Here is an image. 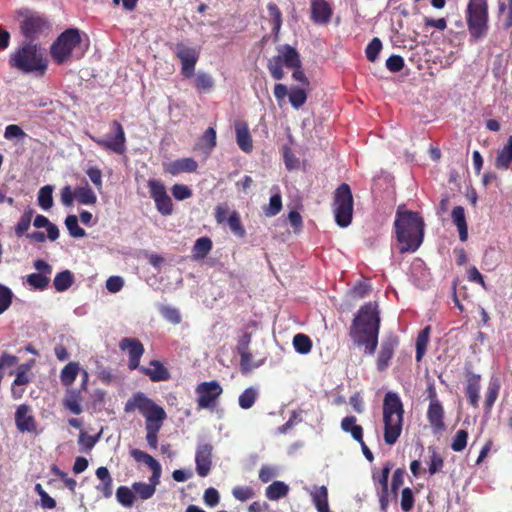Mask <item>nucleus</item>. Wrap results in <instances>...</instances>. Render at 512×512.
Listing matches in <instances>:
<instances>
[{"label": "nucleus", "mask_w": 512, "mask_h": 512, "mask_svg": "<svg viewBox=\"0 0 512 512\" xmlns=\"http://www.w3.org/2000/svg\"><path fill=\"white\" fill-rule=\"evenodd\" d=\"M379 312L376 303L363 305L351 327L350 335L355 344L365 346V352L372 355L378 344Z\"/></svg>", "instance_id": "f257e3e1"}, {"label": "nucleus", "mask_w": 512, "mask_h": 512, "mask_svg": "<svg viewBox=\"0 0 512 512\" xmlns=\"http://www.w3.org/2000/svg\"><path fill=\"white\" fill-rule=\"evenodd\" d=\"M401 252H415L423 242L424 221L418 213L399 206L394 221Z\"/></svg>", "instance_id": "f03ea898"}, {"label": "nucleus", "mask_w": 512, "mask_h": 512, "mask_svg": "<svg viewBox=\"0 0 512 512\" xmlns=\"http://www.w3.org/2000/svg\"><path fill=\"white\" fill-rule=\"evenodd\" d=\"M87 50L81 32L76 28H69L61 33L51 46V56L58 64L66 63L72 59H80Z\"/></svg>", "instance_id": "7ed1b4c3"}, {"label": "nucleus", "mask_w": 512, "mask_h": 512, "mask_svg": "<svg viewBox=\"0 0 512 512\" xmlns=\"http://www.w3.org/2000/svg\"><path fill=\"white\" fill-rule=\"evenodd\" d=\"M403 404L395 392H387L383 401L384 441L394 445L401 435L403 427Z\"/></svg>", "instance_id": "20e7f679"}, {"label": "nucleus", "mask_w": 512, "mask_h": 512, "mask_svg": "<svg viewBox=\"0 0 512 512\" xmlns=\"http://www.w3.org/2000/svg\"><path fill=\"white\" fill-rule=\"evenodd\" d=\"M10 65L25 73L40 72L42 74L46 70L47 62L37 45L25 44L10 56Z\"/></svg>", "instance_id": "39448f33"}, {"label": "nucleus", "mask_w": 512, "mask_h": 512, "mask_svg": "<svg viewBox=\"0 0 512 512\" xmlns=\"http://www.w3.org/2000/svg\"><path fill=\"white\" fill-rule=\"evenodd\" d=\"M136 409L145 417L146 428L162 427L163 421L166 418V412L143 393L135 394L125 405L126 412Z\"/></svg>", "instance_id": "423d86ee"}, {"label": "nucleus", "mask_w": 512, "mask_h": 512, "mask_svg": "<svg viewBox=\"0 0 512 512\" xmlns=\"http://www.w3.org/2000/svg\"><path fill=\"white\" fill-rule=\"evenodd\" d=\"M300 64V55L297 50L288 44H284L277 47V54L268 60L267 68L275 80H281L285 75L283 66L291 69L300 66Z\"/></svg>", "instance_id": "0eeeda50"}, {"label": "nucleus", "mask_w": 512, "mask_h": 512, "mask_svg": "<svg viewBox=\"0 0 512 512\" xmlns=\"http://www.w3.org/2000/svg\"><path fill=\"white\" fill-rule=\"evenodd\" d=\"M467 25L471 41L486 37L488 32V11L486 2H469L467 7Z\"/></svg>", "instance_id": "6e6552de"}, {"label": "nucleus", "mask_w": 512, "mask_h": 512, "mask_svg": "<svg viewBox=\"0 0 512 512\" xmlns=\"http://www.w3.org/2000/svg\"><path fill=\"white\" fill-rule=\"evenodd\" d=\"M333 212L336 223L340 227H347L352 221L353 196L349 185L341 184L334 193Z\"/></svg>", "instance_id": "1a4fd4ad"}, {"label": "nucleus", "mask_w": 512, "mask_h": 512, "mask_svg": "<svg viewBox=\"0 0 512 512\" xmlns=\"http://www.w3.org/2000/svg\"><path fill=\"white\" fill-rule=\"evenodd\" d=\"M174 54L181 62V74L185 78H192L200 56V47L178 42L175 44Z\"/></svg>", "instance_id": "9d476101"}, {"label": "nucleus", "mask_w": 512, "mask_h": 512, "mask_svg": "<svg viewBox=\"0 0 512 512\" xmlns=\"http://www.w3.org/2000/svg\"><path fill=\"white\" fill-rule=\"evenodd\" d=\"M147 185L157 211L163 216L171 215L173 203L164 183L158 179H149Z\"/></svg>", "instance_id": "9b49d317"}, {"label": "nucleus", "mask_w": 512, "mask_h": 512, "mask_svg": "<svg viewBox=\"0 0 512 512\" xmlns=\"http://www.w3.org/2000/svg\"><path fill=\"white\" fill-rule=\"evenodd\" d=\"M112 127L114 129V134L107 135L104 138L90 135V138L106 150L112 151L116 154H123L126 150V136L124 129L117 121L112 122Z\"/></svg>", "instance_id": "f8f14e48"}, {"label": "nucleus", "mask_w": 512, "mask_h": 512, "mask_svg": "<svg viewBox=\"0 0 512 512\" xmlns=\"http://www.w3.org/2000/svg\"><path fill=\"white\" fill-rule=\"evenodd\" d=\"M197 393V404L201 409L214 408L218 398L221 396L223 389L221 385L215 381L202 382L195 389Z\"/></svg>", "instance_id": "ddd939ff"}, {"label": "nucleus", "mask_w": 512, "mask_h": 512, "mask_svg": "<svg viewBox=\"0 0 512 512\" xmlns=\"http://www.w3.org/2000/svg\"><path fill=\"white\" fill-rule=\"evenodd\" d=\"M15 424L17 429L22 432L35 433L37 430V422L32 413L30 406L21 404L15 412Z\"/></svg>", "instance_id": "4468645a"}, {"label": "nucleus", "mask_w": 512, "mask_h": 512, "mask_svg": "<svg viewBox=\"0 0 512 512\" xmlns=\"http://www.w3.org/2000/svg\"><path fill=\"white\" fill-rule=\"evenodd\" d=\"M22 30L25 36L33 37L49 28V23L40 15L32 12H25Z\"/></svg>", "instance_id": "2eb2a0df"}, {"label": "nucleus", "mask_w": 512, "mask_h": 512, "mask_svg": "<svg viewBox=\"0 0 512 512\" xmlns=\"http://www.w3.org/2000/svg\"><path fill=\"white\" fill-rule=\"evenodd\" d=\"M120 348L128 351L129 368L136 369L139 367L140 358L144 353V347L139 340L134 338H124L120 342Z\"/></svg>", "instance_id": "dca6fc26"}, {"label": "nucleus", "mask_w": 512, "mask_h": 512, "mask_svg": "<svg viewBox=\"0 0 512 512\" xmlns=\"http://www.w3.org/2000/svg\"><path fill=\"white\" fill-rule=\"evenodd\" d=\"M163 168L166 173L176 176L180 173L195 172L198 164L193 158H181L163 163Z\"/></svg>", "instance_id": "f3484780"}, {"label": "nucleus", "mask_w": 512, "mask_h": 512, "mask_svg": "<svg viewBox=\"0 0 512 512\" xmlns=\"http://www.w3.org/2000/svg\"><path fill=\"white\" fill-rule=\"evenodd\" d=\"M443 416L444 411L442 405L436 399L435 395L431 396L427 418L434 430L439 431L444 428Z\"/></svg>", "instance_id": "a211bd4d"}, {"label": "nucleus", "mask_w": 512, "mask_h": 512, "mask_svg": "<svg viewBox=\"0 0 512 512\" xmlns=\"http://www.w3.org/2000/svg\"><path fill=\"white\" fill-rule=\"evenodd\" d=\"M212 448L209 445H202L196 452V469L201 477L208 475L211 468Z\"/></svg>", "instance_id": "6ab92c4d"}, {"label": "nucleus", "mask_w": 512, "mask_h": 512, "mask_svg": "<svg viewBox=\"0 0 512 512\" xmlns=\"http://www.w3.org/2000/svg\"><path fill=\"white\" fill-rule=\"evenodd\" d=\"M235 131L236 142L239 148L245 153H250L253 149V142L247 124L244 122H237L235 124Z\"/></svg>", "instance_id": "aec40b11"}, {"label": "nucleus", "mask_w": 512, "mask_h": 512, "mask_svg": "<svg viewBox=\"0 0 512 512\" xmlns=\"http://www.w3.org/2000/svg\"><path fill=\"white\" fill-rule=\"evenodd\" d=\"M140 370L152 381H165L170 378L169 371L157 360L150 362L149 367H141Z\"/></svg>", "instance_id": "412c9836"}, {"label": "nucleus", "mask_w": 512, "mask_h": 512, "mask_svg": "<svg viewBox=\"0 0 512 512\" xmlns=\"http://www.w3.org/2000/svg\"><path fill=\"white\" fill-rule=\"evenodd\" d=\"M451 217L458 229L460 240L465 242L468 239V227L464 208L462 206L454 207L451 212Z\"/></svg>", "instance_id": "4be33fe9"}, {"label": "nucleus", "mask_w": 512, "mask_h": 512, "mask_svg": "<svg viewBox=\"0 0 512 512\" xmlns=\"http://www.w3.org/2000/svg\"><path fill=\"white\" fill-rule=\"evenodd\" d=\"M311 15L314 22L325 24L331 18L332 8L328 2H312Z\"/></svg>", "instance_id": "5701e85b"}, {"label": "nucleus", "mask_w": 512, "mask_h": 512, "mask_svg": "<svg viewBox=\"0 0 512 512\" xmlns=\"http://www.w3.org/2000/svg\"><path fill=\"white\" fill-rule=\"evenodd\" d=\"M396 344L397 341L395 339H389L388 341L383 342L377 359V367L379 370L387 368L389 361L394 354Z\"/></svg>", "instance_id": "b1692460"}, {"label": "nucleus", "mask_w": 512, "mask_h": 512, "mask_svg": "<svg viewBox=\"0 0 512 512\" xmlns=\"http://www.w3.org/2000/svg\"><path fill=\"white\" fill-rule=\"evenodd\" d=\"M512 162V135L509 136L507 144L498 151L495 166L498 169H508Z\"/></svg>", "instance_id": "393cba45"}, {"label": "nucleus", "mask_w": 512, "mask_h": 512, "mask_svg": "<svg viewBox=\"0 0 512 512\" xmlns=\"http://www.w3.org/2000/svg\"><path fill=\"white\" fill-rule=\"evenodd\" d=\"M76 201L82 205H94L97 202V195L86 183L76 188Z\"/></svg>", "instance_id": "a878e982"}, {"label": "nucleus", "mask_w": 512, "mask_h": 512, "mask_svg": "<svg viewBox=\"0 0 512 512\" xmlns=\"http://www.w3.org/2000/svg\"><path fill=\"white\" fill-rule=\"evenodd\" d=\"M289 492V486L282 481H274L265 491V495L269 500L275 501L285 497Z\"/></svg>", "instance_id": "bb28decb"}, {"label": "nucleus", "mask_w": 512, "mask_h": 512, "mask_svg": "<svg viewBox=\"0 0 512 512\" xmlns=\"http://www.w3.org/2000/svg\"><path fill=\"white\" fill-rule=\"evenodd\" d=\"M194 87L198 91L210 92L214 87V79L212 75L207 72L199 71L194 73Z\"/></svg>", "instance_id": "cd10ccee"}, {"label": "nucleus", "mask_w": 512, "mask_h": 512, "mask_svg": "<svg viewBox=\"0 0 512 512\" xmlns=\"http://www.w3.org/2000/svg\"><path fill=\"white\" fill-rule=\"evenodd\" d=\"M341 428L345 432H349L352 438L356 441H361L363 436V429L360 425L356 424V418L354 416H347L341 421Z\"/></svg>", "instance_id": "c85d7f7f"}, {"label": "nucleus", "mask_w": 512, "mask_h": 512, "mask_svg": "<svg viewBox=\"0 0 512 512\" xmlns=\"http://www.w3.org/2000/svg\"><path fill=\"white\" fill-rule=\"evenodd\" d=\"M212 249V241L208 237L198 238L193 246V258L200 260L205 258Z\"/></svg>", "instance_id": "c756f323"}, {"label": "nucleus", "mask_w": 512, "mask_h": 512, "mask_svg": "<svg viewBox=\"0 0 512 512\" xmlns=\"http://www.w3.org/2000/svg\"><path fill=\"white\" fill-rule=\"evenodd\" d=\"M81 398L79 391L75 389H69L66 393L64 399V405L67 409H69L73 414H80L82 412L81 407Z\"/></svg>", "instance_id": "7c9ffc66"}, {"label": "nucleus", "mask_w": 512, "mask_h": 512, "mask_svg": "<svg viewBox=\"0 0 512 512\" xmlns=\"http://www.w3.org/2000/svg\"><path fill=\"white\" fill-rule=\"evenodd\" d=\"M80 371V366L77 362H69L61 371L60 380L63 385L70 386L76 379Z\"/></svg>", "instance_id": "2f4dec72"}, {"label": "nucleus", "mask_w": 512, "mask_h": 512, "mask_svg": "<svg viewBox=\"0 0 512 512\" xmlns=\"http://www.w3.org/2000/svg\"><path fill=\"white\" fill-rule=\"evenodd\" d=\"M292 344L295 351L302 355L310 353L312 349L311 339L302 333H298L293 337Z\"/></svg>", "instance_id": "473e14b6"}, {"label": "nucleus", "mask_w": 512, "mask_h": 512, "mask_svg": "<svg viewBox=\"0 0 512 512\" xmlns=\"http://www.w3.org/2000/svg\"><path fill=\"white\" fill-rule=\"evenodd\" d=\"M467 396L469 402L472 406L476 407L479 401V392H480V378L479 376H472L468 380L467 384Z\"/></svg>", "instance_id": "72a5a7b5"}, {"label": "nucleus", "mask_w": 512, "mask_h": 512, "mask_svg": "<svg viewBox=\"0 0 512 512\" xmlns=\"http://www.w3.org/2000/svg\"><path fill=\"white\" fill-rule=\"evenodd\" d=\"M116 499L123 507H132L135 501V492L127 486H120L116 491Z\"/></svg>", "instance_id": "f704fd0d"}, {"label": "nucleus", "mask_w": 512, "mask_h": 512, "mask_svg": "<svg viewBox=\"0 0 512 512\" xmlns=\"http://www.w3.org/2000/svg\"><path fill=\"white\" fill-rule=\"evenodd\" d=\"M430 327H425L418 335L416 341V360L419 362L423 358L429 341Z\"/></svg>", "instance_id": "c9c22d12"}, {"label": "nucleus", "mask_w": 512, "mask_h": 512, "mask_svg": "<svg viewBox=\"0 0 512 512\" xmlns=\"http://www.w3.org/2000/svg\"><path fill=\"white\" fill-rule=\"evenodd\" d=\"M258 395V390L254 387L245 389L244 392L239 396V406L245 410L251 408L254 405Z\"/></svg>", "instance_id": "e433bc0d"}, {"label": "nucleus", "mask_w": 512, "mask_h": 512, "mask_svg": "<svg viewBox=\"0 0 512 512\" xmlns=\"http://www.w3.org/2000/svg\"><path fill=\"white\" fill-rule=\"evenodd\" d=\"M53 186L46 185L38 192V204L44 210H49L53 206Z\"/></svg>", "instance_id": "4c0bfd02"}, {"label": "nucleus", "mask_w": 512, "mask_h": 512, "mask_svg": "<svg viewBox=\"0 0 512 512\" xmlns=\"http://www.w3.org/2000/svg\"><path fill=\"white\" fill-rule=\"evenodd\" d=\"M73 283V275L69 270L58 273L54 278L55 289L59 292L67 290Z\"/></svg>", "instance_id": "58836bf2"}, {"label": "nucleus", "mask_w": 512, "mask_h": 512, "mask_svg": "<svg viewBox=\"0 0 512 512\" xmlns=\"http://www.w3.org/2000/svg\"><path fill=\"white\" fill-rule=\"evenodd\" d=\"M227 224L231 232L239 238H243L246 234L244 227L241 224L238 212L232 211L227 219Z\"/></svg>", "instance_id": "ea45409f"}, {"label": "nucleus", "mask_w": 512, "mask_h": 512, "mask_svg": "<svg viewBox=\"0 0 512 512\" xmlns=\"http://www.w3.org/2000/svg\"><path fill=\"white\" fill-rule=\"evenodd\" d=\"M13 298V291L9 287L0 284V315H2L10 308L13 302Z\"/></svg>", "instance_id": "a19ab883"}, {"label": "nucleus", "mask_w": 512, "mask_h": 512, "mask_svg": "<svg viewBox=\"0 0 512 512\" xmlns=\"http://www.w3.org/2000/svg\"><path fill=\"white\" fill-rule=\"evenodd\" d=\"M65 225L69 234L74 238H82L86 235L85 230L79 226L76 215L67 216L65 219Z\"/></svg>", "instance_id": "79ce46f5"}, {"label": "nucleus", "mask_w": 512, "mask_h": 512, "mask_svg": "<svg viewBox=\"0 0 512 512\" xmlns=\"http://www.w3.org/2000/svg\"><path fill=\"white\" fill-rule=\"evenodd\" d=\"M307 100V94L304 89L293 87L289 92V101L293 108L299 109Z\"/></svg>", "instance_id": "37998d69"}, {"label": "nucleus", "mask_w": 512, "mask_h": 512, "mask_svg": "<svg viewBox=\"0 0 512 512\" xmlns=\"http://www.w3.org/2000/svg\"><path fill=\"white\" fill-rule=\"evenodd\" d=\"M132 489L142 500L150 499L155 493L153 485H149L144 482H134L132 484Z\"/></svg>", "instance_id": "c03bdc74"}, {"label": "nucleus", "mask_w": 512, "mask_h": 512, "mask_svg": "<svg viewBox=\"0 0 512 512\" xmlns=\"http://www.w3.org/2000/svg\"><path fill=\"white\" fill-rule=\"evenodd\" d=\"M27 283L34 289L43 290L49 284V277L42 273H32L27 276Z\"/></svg>", "instance_id": "a18cd8bd"}, {"label": "nucleus", "mask_w": 512, "mask_h": 512, "mask_svg": "<svg viewBox=\"0 0 512 512\" xmlns=\"http://www.w3.org/2000/svg\"><path fill=\"white\" fill-rule=\"evenodd\" d=\"M282 209V198L279 193H275L270 197L269 204L264 208L267 217L277 215Z\"/></svg>", "instance_id": "49530a36"}, {"label": "nucleus", "mask_w": 512, "mask_h": 512, "mask_svg": "<svg viewBox=\"0 0 512 512\" xmlns=\"http://www.w3.org/2000/svg\"><path fill=\"white\" fill-rule=\"evenodd\" d=\"M130 455L135 461L145 463L150 469L159 464L151 455L139 449H132Z\"/></svg>", "instance_id": "de8ad7c7"}, {"label": "nucleus", "mask_w": 512, "mask_h": 512, "mask_svg": "<svg viewBox=\"0 0 512 512\" xmlns=\"http://www.w3.org/2000/svg\"><path fill=\"white\" fill-rule=\"evenodd\" d=\"M33 217V210L29 209L24 212V214L21 216L20 220L18 221L17 225L15 226V232L18 236H22L24 233H26L30 227L31 220Z\"/></svg>", "instance_id": "09e8293b"}, {"label": "nucleus", "mask_w": 512, "mask_h": 512, "mask_svg": "<svg viewBox=\"0 0 512 512\" xmlns=\"http://www.w3.org/2000/svg\"><path fill=\"white\" fill-rule=\"evenodd\" d=\"M161 315L170 323L176 325L181 322L180 311L172 306H162L160 308Z\"/></svg>", "instance_id": "8fccbe9b"}, {"label": "nucleus", "mask_w": 512, "mask_h": 512, "mask_svg": "<svg viewBox=\"0 0 512 512\" xmlns=\"http://www.w3.org/2000/svg\"><path fill=\"white\" fill-rule=\"evenodd\" d=\"M468 433L465 430H458L453 437L451 448L455 452H461L467 445Z\"/></svg>", "instance_id": "3c124183"}, {"label": "nucleus", "mask_w": 512, "mask_h": 512, "mask_svg": "<svg viewBox=\"0 0 512 512\" xmlns=\"http://www.w3.org/2000/svg\"><path fill=\"white\" fill-rule=\"evenodd\" d=\"M232 495L239 501H247L254 497L255 492L249 486H236L232 490Z\"/></svg>", "instance_id": "603ef678"}, {"label": "nucleus", "mask_w": 512, "mask_h": 512, "mask_svg": "<svg viewBox=\"0 0 512 512\" xmlns=\"http://www.w3.org/2000/svg\"><path fill=\"white\" fill-rule=\"evenodd\" d=\"M382 49V43L378 38H373L366 47V56L369 61L374 62Z\"/></svg>", "instance_id": "864d4df0"}, {"label": "nucleus", "mask_w": 512, "mask_h": 512, "mask_svg": "<svg viewBox=\"0 0 512 512\" xmlns=\"http://www.w3.org/2000/svg\"><path fill=\"white\" fill-rule=\"evenodd\" d=\"M391 470L390 465H386L381 471L373 473V479L376 483L380 484L382 490L388 491V477Z\"/></svg>", "instance_id": "5fc2aeb1"}, {"label": "nucleus", "mask_w": 512, "mask_h": 512, "mask_svg": "<svg viewBox=\"0 0 512 512\" xmlns=\"http://www.w3.org/2000/svg\"><path fill=\"white\" fill-rule=\"evenodd\" d=\"M86 174L91 180V182L95 185L97 190H102L103 181H102V172L97 167H88L86 170Z\"/></svg>", "instance_id": "6e6d98bb"}, {"label": "nucleus", "mask_w": 512, "mask_h": 512, "mask_svg": "<svg viewBox=\"0 0 512 512\" xmlns=\"http://www.w3.org/2000/svg\"><path fill=\"white\" fill-rule=\"evenodd\" d=\"M172 195L175 199L182 201L192 196V191L184 184H175L172 187Z\"/></svg>", "instance_id": "4d7b16f0"}, {"label": "nucleus", "mask_w": 512, "mask_h": 512, "mask_svg": "<svg viewBox=\"0 0 512 512\" xmlns=\"http://www.w3.org/2000/svg\"><path fill=\"white\" fill-rule=\"evenodd\" d=\"M76 200V189L72 190L71 186L67 185L61 189V202L64 206H72Z\"/></svg>", "instance_id": "13d9d810"}, {"label": "nucleus", "mask_w": 512, "mask_h": 512, "mask_svg": "<svg viewBox=\"0 0 512 512\" xmlns=\"http://www.w3.org/2000/svg\"><path fill=\"white\" fill-rule=\"evenodd\" d=\"M414 505V497L410 488H404L401 493V508L403 511H409Z\"/></svg>", "instance_id": "bf43d9fd"}, {"label": "nucleus", "mask_w": 512, "mask_h": 512, "mask_svg": "<svg viewBox=\"0 0 512 512\" xmlns=\"http://www.w3.org/2000/svg\"><path fill=\"white\" fill-rule=\"evenodd\" d=\"M25 136H26V133L18 125L11 124L5 128L4 137L7 140H12L15 138H24Z\"/></svg>", "instance_id": "052dcab7"}, {"label": "nucleus", "mask_w": 512, "mask_h": 512, "mask_svg": "<svg viewBox=\"0 0 512 512\" xmlns=\"http://www.w3.org/2000/svg\"><path fill=\"white\" fill-rule=\"evenodd\" d=\"M124 286V280L120 276H110L106 281V289L111 293L119 292Z\"/></svg>", "instance_id": "680f3d73"}, {"label": "nucleus", "mask_w": 512, "mask_h": 512, "mask_svg": "<svg viewBox=\"0 0 512 512\" xmlns=\"http://www.w3.org/2000/svg\"><path fill=\"white\" fill-rule=\"evenodd\" d=\"M404 66V60L399 55H392L386 60V67L391 72H398Z\"/></svg>", "instance_id": "e2e57ef3"}, {"label": "nucleus", "mask_w": 512, "mask_h": 512, "mask_svg": "<svg viewBox=\"0 0 512 512\" xmlns=\"http://www.w3.org/2000/svg\"><path fill=\"white\" fill-rule=\"evenodd\" d=\"M219 499H220L219 493L214 488H208L204 492L203 500L207 506L215 507L219 503Z\"/></svg>", "instance_id": "0e129e2a"}, {"label": "nucleus", "mask_w": 512, "mask_h": 512, "mask_svg": "<svg viewBox=\"0 0 512 512\" xmlns=\"http://www.w3.org/2000/svg\"><path fill=\"white\" fill-rule=\"evenodd\" d=\"M28 370H29L28 366L21 365L19 367L18 372H17L16 377L13 382L14 386H23V385L29 383L30 379L27 374Z\"/></svg>", "instance_id": "69168bd1"}, {"label": "nucleus", "mask_w": 512, "mask_h": 512, "mask_svg": "<svg viewBox=\"0 0 512 512\" xmlns=\"http://www.w3.org/2000/svg\"><path fill=\"white\" fill-rule=\"evenodd\" d=\"M498 391H499V386L497 383L492 382L489 384L487 394H486V406L488 408H491L492 405L494 404V402L496 401L497 396H498Z\"/></svg>", "instance_id": "338daca9"}, {"label": "nucleus", "mask_w": 512, "mask_h": 512, "mask_svg": "<svg viewBox=\"0 0 512 512\" xmlns=\"http://www.w3.org/2000/svg\"><path fill=\"white\" fill-rule=\"evenodd\" d=\"M277 475V469L272 466H262L259 471V479L267 483L273 479Z\"/></svg>", "instance_id": "774afa93"}]
</instances>
